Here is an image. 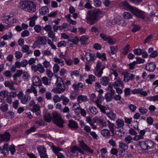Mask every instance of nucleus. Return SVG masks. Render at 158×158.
<instances>
[{"label":"nucleus","instance_id":"f257e3e1","mask_svg":"<svg viewBox=\"0 0 158 158\" xmlns=\"http://www.w3.org/2000/svg\"><path fill=\"white\" fill-rule=\"evenodd\" d=\"M101 13V11L99 10L89 11L86 17V22L91 25L96 23L98 19V15Z\"/></svg>","mask_w":158,"mask_h":158},{"label":"nucleus","instance_id":"f03ea898","mask_svg":"<svg viewBox=\"0 0 158 158\" xmlns=\"http://www.w3.org/2000/svg\"><path fill=\"white\" fill-rule=\"evenodd\" d=\"M19 6L21 9L33 13L36 10L35 6L31 1L21 2L19 3Z\"/></svg>","mask_w":158,"mask_h":158},{"label":"nucleus","instance_id":"7ed1b4c3","mask_svg":"<svg viewBox=\"0 0 158 158\" xmlns=\"http://www.w3.org/2000/svg\"><path fill=\"white\" fill-rule=\"evenodd\" d=\"M96 91L99 94L98 95L97 99L95 102H94V103L100 109L102 112L104 113H106L105 107L101 105V103L104 99V97L102 95V94L103 93V90L102 89H100Z\"/></svg>","mask_w":158,"mask_h":158},{"label":"nucleus","instance_id":"20e7f679","mask_svg":"<svg viewBox=\"0 0 158 158\" xmlns=\"http://www.w3.org/2000/svg\"><path fill=\"white\" fill-rule=\"evenodd\" d=\"M123 4L124 6H125L127 7L126 8V9L129 10L136 16L142 19L144 18V12L138 9L135 7L130 6L127 2H124Z\"/></svg>","mask_w":158,"mask_h":158},{"label":"nucleus","instance_id":"39448f33","mask_svg":"<svg viewBox=\"0 0 158 158\" xmlns=\"http://www.w3.org/2000/svg\"><path fill=\"white\" fill-rule=\"evenodd\" d=\"M139 145L141 148L144 150L153 149L155 146V143L152 140L147 139L139 142Z\"/></svg>","mask_w":158,"mask_h":158},{"label":"nucleus","instance_id":"423d86ee","mask_svg":"<svg viewBox=\"0 0 158 158\" xmlns=\"http://www.w3.org/2000/svg\"><path fill=\"white\" fill-rule=\"evenodd\" d=\"M80 56L82 60L84 61L85 59L88 62H93L96 59L95 55L93 53L89 52H86L85 51H81Z\"/></svg>","mask_w":158,"mask_h":158},{"label":"nucleus","instance_id":"0eeeda50","mask_svg":"<svg viewBox=\"0 0 158 158\" xmlns=\"http://www.w3.org/2000/svg\"><path fill=\"white\" fill-rule=\"evenodd\" d=\"M36 40L33 43L32 48H33L39 47L41 46L45 45L47 43V40L45 36H44L39 35L36 37Z\"/></svg>","mask_w":158,"mask_h":158},{"label":"nucleus","instance_id":"6e6552de","mask_svg":"<svg viewBox=\"0 0 158 158\" xmlns=\"http://www.w3.org/2000/svg\"><path fill=\"white\" fill-rule=\"evenodd\" d=\"M52 115L53 122L59 127H63L64 121L61 118L60 115L56 112L53 113Z\"/></svg>","mask_w":158,"mask_h":158},{"label":"nucleus","instance_id":"1a4fd4ad","mask_svg":"<svg viewBox=\"0 0 158 158\" xmlns=\"http://www.w3.org/2000/svg\"><path fill=\"white\" fill-rule=\"evenodd\" d=\"M37 149L41 158H48L46 149L44 146H39L37 147Z\"/></svg>","mask_w":158,"mask_h":158},{"label":"nucleus","instance_id":"9d476101","mask_svg":"<svg viewBox=\"0 0 158 158\" xmlns=\"http://www.w3.org/2000/svg\"><path fill=\"white\" fill-rule=\"evenodd\" d=\"M132 93L134 94H139L143 97L146 96L147 95V92L143 91L142 89L140 88L135 89L132 90Z\"/></svg>","mask_w":158,"mask_h":158},{"label":"nucleus","instance_id":"9b49d317","mask_svg":"<svg viewBox=\"0 0 158 158\" xmlns=\"http://www.w3.org/2000/svg\"><path fill=\"white\" fill-rule=\"evenodd\" d=\"M65 89L64 85H56V87L52 89V91L55 93L60 94L63 92Z\"/></svg>","mask_w":158,"mask_h":158},{"label":"nucleus","instance_id":"f8f14e48","mask_svg":"<svg viewBox=\"0 0 158 158\" xmlns=\"http://www.w3.org/2000/svg\"><path fill=\"white\" fill-rule=\"evenodd\" d=\"M32 69L35 71H38L40 73H44L45 71V69L43 66L41 64H38L37 66L33 65L31 66Z\"/></svg>","mask_w":158,"mask_h":158},{"label":"nucleus","instance_id":"ddd939ff","mask_svg":"<svg viewBox=\"0 0 158 158\" xmlns=\"http://www.w3.org/2000/svg\"><path fill=\"white\" fill-rule=\"evenodd\" d=\"M79 146L84 150L90 153H93L94 151L91 149L90 148L88 147L84 143L83 140H81L79 141Z\"/></svg>","mask_w":158,"mask_h":158},{"label":"nucleus","instance_id":"4468645a","mask_svg":"<svg viewBox=\"0 0 158 158\" xmlns=\"http://www.w3.org/2000/svg\"><path fill=\"white\" fill-rule=\"evenodd\" d=\"M115 81L113 83V85L114 87H119L121 86L122 88L124 87V85L122 81L119 77L114 78Z\"/></svg>","mask_w":158,"mask_h":158},{"label":"nucleus","instance_id":"2eb2a0df","mask_svg":"<svg viewBox=\"0 0 158 158\" xmlns=\"http://www.w3.org/2000/svg\"><path fill=\"white\" fill-rule=\"evenodd\" d=\"M135 76L132 73H126L124 75L123 80L126 82H128L130 80L132 81L134 79Z\"/></svg>","mask_w":158,"mask_h":158},{"label":"nucleus","instance_id":"dca6fc26","mask_svg":"<svg viewBox=\"0 0 158 158\" xmlns=\"http://www.w3.org/2000/svg\"><path fill=\"white\" fill-rule=\"evenodd\" d=\"M156 67L155 63L153 62L147 63L146 66V70L150 72L153 71Z\"/></svg>","mask_w":158,"mask_h":158},{"label":"nucleus","instance_id":"f3484780","mask_svg":"<svg viewBox=\"0 0 158 158\" xmlns=\"http://www.w3.org/2000/svg\"><path fill=\"white\" fill-rule=\"evenodd\" d=\"M40 108L39 105L37 104L31 108L30 110L31 111L35 112L36 115L38 116L40 114Z\"/></svg>","mask_w":158,"mask_h":158},{"label":"nucleus","instance_id":"a211bd4d","mask_svg":"<svg viewBox=\"0 0 158 158\" xmlns=\"http://www.w3.org/2000/svg\"><path fill=\"white\" fill-rule=\"evenodd\" d=\"M33 92L35 96L38 95L37 91L33 85H31L29 88L27 89L25 91L26 94H29Z\"/></svg>","mask_w":158,"mask_h":158},{"label":"nucleus","instance_id":"6ab92c4d","mask_svg":"<svg viewBox=\"0 0 158 158\" xmlns=\"http://www.w3.org/2000/svg\"><path fill=\"white\" fill-rule=\"evenodd\" d=\"M10 138V135L9 132H5L3 135L0 134V140L7 142L8 141Z\"/></svg>","mask_w":158,"mask_h":158},{"label":"nucleus","instance_id":"aec40b11","mask_svg":"<svg viewBox=\"0 0 158 158\" xmlns=\"http://www.w3.org/2000/svg\"><path fill=\"white\" fill-rule=\"evenodd\" d=\"M1 105L0 109L2 111H6L8 110V105L6 103L3 99H1Z\"/></svg>","mask_w":158,"mask_h":158},{"label":"nucleus","instance_id":"412c9836","mask_svg":"<svg viewBox=\"0 0 158 158\" xmlns=\"http://www.w3.org/2000/svg\"><path fill=\"white\" fill-rule=\"evenodd\" d=\"M21 49L23 52L27 53V54H32L33 53V51L30 49L29 46L27 45L23 46Z\"/></svg>","mask_w":158,"mask_h":158},{"label":"nucleus","instance_id":"4be33fe9","mask_svg":"<svg viewBox=\"0 0 158 158\" xmlns=\"http://www.w3.org/2000/svg\"><path fill=\"white\" fill-rule=\"evenodd\" d=\"M15 83L12 81H6L4 83V85L6 87H8L12 90H14L16 89L14 87V85Z\"/></svg>","mask_w":158,"mask_h":158},{"label":"nucleus","instance_id":"5701e85b","mask_svg":"<svg viewBox=\"0 0 158 158\" xmlns=\"http://www.w3.org/2000/svg\"><path fill=\"white\" fill-rule=\"evenodd\" d=\"M31 97L30 95L26 94L21 100V102L23 104H27L30 101Z\"/></svg>","mask_w":158,"mask_h":158},{"label":"nucleus","instance_id":"b1692460","mask_svg":"<svg viewBox=\"0 0 158 158\" xmlns=\"http://www.w3.org/2000/svg\"><path fill=\"white\" fill-rule=\"evenodd\" d=\"M6 23L7 24H9V23L12 20V22L13 23H16L17 21V19L14 17L8 15L6 18Z\"/></svg>","mask_w":158,"mask_h":158},{"label":"nucleus","instance_id":"393cba45","mask_svg":"<svg viewBox=\"0 0 158 158\" xmlns=\"http://www.w3.org/2000/svg\"><path fill=\"white\" fill-rule=\"evenodd\" d=\"M73 110L74 111L76 115H78L80 113V105L79 103L74 104L72 107Z\"/></svg>","mask_w":158,"mask_h":158},{"label":"nucleus","instance_id":"a878e982","mask_svg":"<svg viewBox=\"0 0 158 158\" xmlns=\"http://www.w3.org/2000/svg\"><path fill=\"white\" fill-rule=\"evenodd\" d=\"M73 110L74 111L76 115H78L80 113V105L79 103L74 104L72 107Z\"/></svg>","mask_w":158,"mask_h":158},{"label":"nucleus","instance_id":"bb28decb","mask_svg":"<svg viewBox=\"0 0 158 158\" xmlns=\"http://www.w3.org/2000/svg\"><path fill=\"white\" fill-rule=\"evenodd\" d=\"M32 84L36 86H39L40 85L41 80L37 77H34L32 79Z\"/></svg>","mask_w":158,"mask_h":158},{"label":"nucleus","instance_id":"cd10ccee","mask_svg":"<svg viewBox=\"0 0 158 158\" xmlns=\"http://www.w3.org/2000/svg\"><path fill=\"white\" fill-rule=\"evenodd\" d=\"M88 101L87 96L85 95H80L77 98V101L78 103H81L83 102H86Z\"/></svg>","mask_w":158,"mask_h":158},{"label":"nucleus","instance_id":"c85d7f7f","mask_svg":"<svg viewBox=\"0 0 158 158\" xmlns=\"http://www.w3.org/2000/svg\"><path fill=\"white\" fill-rule=\"evenodd\" d=\"M88 39V36L84 35L81 37L79 41L81 42V44L85 45L87 44Z\"/></svg>","mask_w":158,"mask_h":158},{"label":"nucleus","instance_id":"c756f323","mask_svg":"<svg viewBox=\"0 0 158 158\" xmlns=\"http://www.w3.org/2000/svg\"><path fill=\"white\" fill-rule=\"evenodd\" d=\"M48 36L51 38L52 41L56 42L57 40V38L55 36V33L52 31L48 33Z\"/></svg>","mask_w":158,"mask_h":158},{"label":"nucleus","instance_id":"7c9ffc66","mask_svg":"<svg viewBox=\"0 0 158 158\" xmlns=\"http://www.w3.org/2000/svg\"><path fill=\"white\" fill-rule=\"evenodd\" d=\"M54 61L57 64H59L61 67L63 66L64 64V60L62 59H60L56 57H54L53 58Z\"/></svg>","mask_w":158,"mask_h":158},{"label":"nucleus","instance_id":"2f4dec72","mask_svg":"<svg viewBox=\"0 0 158 158\" xmlns=\"http://www.w3.org/2000/svg\"><path fill=\"white\" fill-rule=\"evenodd\" d=\"M68 126L69 127L72 128L76 129L78 127L77 124L72 120H69Z\"/></svg>","mask_w":158,"mask_h":158},{"label":"nucleus","instance_id":"473e14b6","mask_svg":"<svg viewBox=\"0 0 158 158\" xmlns=\"http://www.w3.org/2000/svg\"><path fill=\"white\" fill-rule=\"evenodd\" d=\"M109 79L108 77H104L100 80V83L102 85H106L109 82Z\"/></svg>","mask_w":158,"mask_h":158},{"label":"nucleus","instance_id":"72a5a7b5","mask_svg":"<svg viewBox=\"0 0 158 158\" xmlns=\"http://www.w3.org/2000/svg\"><path fill=\"white\" fill-rule=\"evenodd\" d=\"M104 68V67H102L101 68V70L96 69V71H95L94 72V74L98 77H100L102 76L103 73V70Z\"/></svg>","mask_w":158,"mask_h":158},{"label":"nucleus","instance_id":"f704fd0d","mask_svg":"<svg viewBox=\"0 0 158 158\" xmlns=\"http://www.w3.org/2000/svg\"><path fill=\"white\" fill-rule=\"evenodd\" d=\"M106 115L111 120H114L116 118V114L112 111H110V112L106 113Z\"/></svg>","mask_w":158,"mask_h":158},{"label":"nucleus","instance_id":"c9c22d12","mask_svg":"<svg viewBox=\"0 0 158 158\" xmlns=\"http://www.w3.org/2000/svg\"><path fill=\"white\" fill-rule=\"evenodd\" d=\"M71 16V15L70 14H69L65 16V18L67 19V21L70 24L75 25L77 23L76 22L70 18Z\"/></svg>","mask_w":158,"mask_h":158},{"label":"nucleus","instance_id":"e433bc0d","mask_svg":"<svg viewBox=\"0 0 158 158\" xmlns=\"http://www.w3.org/2000/svg\"><path fill=\"white\" fill-rule=\"evenodd\" d=\"M96 77L92 75H90L88 76V79L85 80L86 82L89 84H91L92 82L95 80Z\"/></svg>","mask_w":158,"mask_h":158},{"label":"nucleus","instance_id":"4c0bfd02","mask_svg":"<svg viewBox=\"0 0 158 158\" xmlns=\"http://www.w3.org/2000/svg\"><path fill=\"white\" fill-rule=\"evenodd\" d=\"M49 12V9L47 6H43L39 10V12L41 15H44Z\"/></svg>","mask_w":158,"mask_h":158},{"label":"nucleus","instance_id":"58836bf2","mask_svg":"<svg viewBox=\"0 0 158 158\" xmlns=\"http://www.w3.org/2000/svg\"><path fill=\"white\" fill-rule=\"evenodd\" d=\"M119 147L120 149H121L122 150H123V152H124L127 149L128 146L125 143L120 142L119 144Z\"/></svg>","mask_w":158,"mask_h":158},{"label":"nucleus","instance_id":"ea45409f","mask_svg":"<svg viewBox=\"0 0 158 158\" xmlns=\"http://www.w3.org/2000/svg\"><path fill=\"white\" fill-rule=\"evenodd\" d=\"M71 151L72 153H75L77 151H78L80 153L82 154H84V152L83 151L80 149L78 147L75 146L73 147L71 149Z\"/></svg>","mask_w":158,"mask_h":158},{"label":"nucleus","instance_id":"a19ab883","mask_svg":"<svg viewBox=\"0 0 158 158\" xmlns=\"http://www.w3.org/2000/svg\"><path fill=\"white\" fill-rule=\"evenodd\" d=\"M9 92L6 90H2L0 91V97L3 98H5L8 96Z\"/></svg>","mask_w":158,"mask_h":158},{"label":"nucleus","instance_id":"79ce46f5","mask_svg":"<svg viewBox=\"0 0 158 158\" xmlns=\"http://www.w3.org/2000/svg\"><path fill=\"white\" fill-rule=\"evenodd\" d=\"M30 76L27 72H24L22 73V78L25 81H27L29 80Z\"/></svg>","mask_w":158,"mask_h":158},{"label":"nucleus","instance_id":"37998d69","mask_svg":"<svg viewBox=\"0 0 158 158\" xmlns=\"http://www.w3.org/2000/svg\"><path fill=\"white\" fill-rule=\"evenodd\" d=\"M43 83L45 85H48L51 84V79H48L46 77H43L42 79Z\"/></svg>","mask_w":158,"mask_h":158},{"label":"nucleus","instance_id":"c03bdc74","mask_svg":"<svg viewBox=\"0 0 158 158\" xmlns=\"http://www.w3.org/2000/svg\"><path fill=\"white\" fill-rule=\"evenodd\" d=\"M89 110L90 112L94 115L96 114L98 112L97 108L94 106L89 107Z\"/></svg>","mask_w":158,"mask_h":158},{"label":"nucleus","instance_id":"a18cd8bd","mask_svg":"<svg viewBox=\"0 0 158 158\" xmlns=\"http://www.w3.org/2000/svg\"><path fill=\"white\" fill-rule=\"evenodd\" d=\"M55 77L56 78V86L64 85L62 79L61 78L59 77H57L56 76H55Z\"/></svg>","mask_w":158,"mask_h":158},{"label":"nucleus","instance_id":"49530a36","mask_svg":"<svg viewBox=\"0 0 158 158\" xmlns=\"http://www.w3.org/2000/svg\"><path fill=\"white\" fill-rule=\"evenodd\" d=\"M116 125L119 127H122L124 125V122L123 120L119 119L116 121Z\"/></svg>","mask_w":158,"mask_h":158},{"label":"nucleus","instance_id":"de8ad7c7","mask_svg":"<svg viewBox=\"0 0 158 158\" xmlns=\"http://www.w3.org/2000/svg\"><path fill=\"white\" fill-rule=\"evenodd\" d=\"M125 97L130 95L132 93V90L129 88H125L124 90Z\"/></svg>","mask_w":158,"mask_h":158},{"label":"nucleus","instance_id":"09e8293b","mask_svg":"<svg viewBox=\"0 0 158 158\" xmlns=\"http://www.w3.org/2000/svg\"><path fill=\"white\" fill-rule=\"evenodd\" d=\"M97 56L98 57L101 59L102 60H106V55L105 53H98L97 54Z\"/></svg>","mask_w":158,"mask_h":158},{"label":"nucleus","instance_id":"8fccbe9b","mask_svg":"<svg viewBox=\"0 0 158 158\" xmlns=\"http://www.w3.org/2000/svg\"><path fill=\"white\" fill-rule=\"evenodd\" d=\"M106 89L110 92L112 95L115 94V91L113 89L112 85L110 84L109 85L108 88H106Z\"/></svg>","mask_w":158,"mask_h":158},{"label":"nucleus","instance_id":"3c124183","mask_svg":"<svg viewBox=\"0 0 158 158\" xmlns=\"http://www.w3.org/2000/svg\"><path fill=\"white\" fill-rule=\"evenodd\" d=\"M61 99L63 101V104L64 105H67L69 101V99L64 95L61 96Z\"/></svg>","mask_w":158,"mask_h":158},{"label":"nucleus","instance_id":"603ef678","mask_svg":"<svg viewBox=\"0 0 158 158\" xmlns=\"http://www.w3.org/2000/svg\"><path fill=\"white\" fill-rule=\"evenodd\" d=\"M42 53L44 56H49L52 55V53L50 50L48 49L45 50L42 52Z\"/></svg>","mask_w":158,"mask_h":158},{"label":"nucleus","instance_id":"864d4df0","mask_svg":"<svg viewBox=\"0 0 158 158\" xmlns=\"http://www.w3.org/2000/svg\"><path fill=\"white\" fill-rule=\"evenodd\" d=\"M52 149L56 155H57L58 153H60L59 152L62 150L59 148L56 147L54 146H52Z\"/></svg>","mask_w":158,"mask_h":158},{"label":"nucleus","instance_id":"5fc2aeb1","mask_svg":"<svg viewBox=\"0 0 158 158\" xmlns=\"http://www.w3.org/2000/svg\"><path fill=\"white\" fill-rule=\"evenodd\" d=\"M9 148H8V144H5L3 146H2V148H0V152L2 153L3 152V151L5 150L7 152L9 151Z\"/></svg>","mask_w":158,"mask_h":158},{"label":"nucleus","instance_id":"6e6d98bb","mask_svg":"<svg viewBox=\"0 0 158 158\" xmlns=\"http://www.w3.org/2000/svg\"><path fill=\"white\" fill-rule=\"evenodd\" d=\"M13 35L11 32H9L8 35H3L2 37L4 40H7L8 39L11 38H12Z\"/></svg>","mask_w":158,"mask_h":158},{"label":"nucleus","instance_id":"4d7b16f0","mask_svg":"<svg viewBox=\"0 0 158 158\" xmlns=\"http://www.w3.org/2000/svg\"><path fill=\"white\" fill-rule=\"evenodd\" d=\"M111 52H109L110 55L115 54L117 50V48L116 46H112L110 48Z\"/></svg>","mask_w":158,"mask_h":158},{"label":"nucleus","instance_id":"13d9d810","mask_svg":"<svg viewBox=\"0 0 158 158\" xmlns=\"http://www.w3.org/2000/svg\"><path fill=\"white\" fill-rule=\"evenodd\" d=\"M15 55L16 59H18L21 58L23 56V53L19 51H16L15 53Z\"/></svg>","mask_w":158,"mask_h":158},{"label":"nucleus","instance_id":"bf43d9fd","mask_svg":"<svg viewBox=\"0 0 158 158\" xmlns=\"http://www.w3.org/2000/svg\"><path fill=\"white\" fill-rule=\"evenodd\" d=\"M60 69L59 66L57 64H54L53 68V71L54 73H56L58 72Z\"/></svg>","mask_w":158,"mask_h":158},{"label":"nucleus","instance_id":"052dcab7","mask_svg":"<svg viewBox=\"0 0 158 158\" xmlns=\"http://www.w3.org/2000/svg\"><path fill=\"white\" fill-rule=\"evenodd\" d=\"M66 45V43L64 41H61L59 42L57 44L58 48H62L65 47Z\"/></svg>","mask_w":158,"mask_h":158},{"label":"nucleus","instance_id":"680f3d73","mask_svg":"<svg viewBox=\"0 0 158 158\" xmlns=\"http://www.w3.org/2000/svg\"><path fill=\"white\" fill-rule=\"evenodd\" d=\"M69 41L72 42L74 44H77L79 41V39L78 37L77 36L75 37L72 40H69Z\"/></svg>","mask_w":158,"mask_h":158},{"label":"nucleus","instance_id":"e2e57ef3","mask_svg":"<svg viewBox=\"0 0 158 158\" xmlns=\"http://www.w3.org/2000/svg\"><path fill=\"white\" fill-rule=\"evenodd\" d=\"M47 43L48 44L51 46L52 49L56 50V46L53 44V42L50 40H48Z\"/></svg>","mask_w":158,"mask_h":158},{"label":"nucleus","instance_id":"0e129e2a","mask_svg":"<svg viewBox=\"0 0 158 158\" xmlns=\"http://www.w3.org/2000/svg\"><path fill=\"white\" fill-rule=\"evenodd\" d=\"M81 126L82 127H84V130L87 132H89L90 131V128L89 127L85 125L83 122L81 123Z\"/></svg>","mask_w":158,"mask_h":158},{"label":"nucleus","instance_id":"69168bd1","mask_svg":"<svg viewBox=\"0 0 158 158\" xmlns=\"http://www.w3.org/2000/svg\"><path fill=\"white\" fill-rule=\"evenodd\" d=\"M30 34L29 32L27 30H25L21 33V35L22 37H24L29 36Z\"/></svg>","mask_w":158,"mask_h":158},{"label":"nucleus","instance_id":"338daca9","mask_svg":"<svg viewBox=\"0 0 158 158\" xmlns=\"http://www.w3.org/2000/svg\"><path fill=\"white\" fill-rule=\"evenodd\" d=\"M70 74L71 77H72L73 76L77 77L79 75V72L77 70L71 71L70 72Z\"/></svg>","mask_w":158,"mask_h":158},{"label":"nucleus","instance_id":"774afa93","mask_svg":"<svg viewBox=\"0 0 158 158\" xmlns=\"http://www.w3.org/2000/svg\"><path fill=\"white\" fill-rule=\"evenodd\" d=\"M43 64L44 67L46 68L49 67L51 65L50 62L47 61L46 60H45L43 61Z\"/></svg>","mask_w":158,"mask_h":158}]
</instances>
